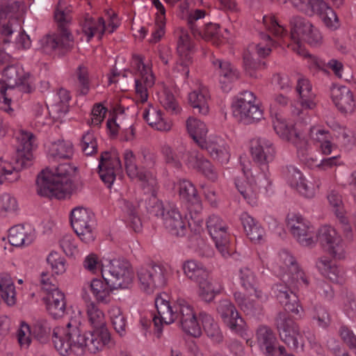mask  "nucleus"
Returning <instances> with one entry per match:
<instances>
[{"instance_id":"obj_1","label":"nucleus","mask_w":356,"mask_h":356,"mask_svg":"<svg viewBox=\"0 0 356 356\" xmlns=\"http://www.w3.org/2000/svg\"><path fill=\"white\" fill-rule=\"evenodd\" d=\"M87 321L92 330L84 332L80 321L71 319L65 326L53 330L52 343L62 356L83 355L86 352L97 353L108 346L111 341L106 327L104 312L96 302L88 301L86 305Z\"/></svg>"},{"instance_id":"obj_2","label":"nucleus","mask_w":356,"mask_h":356,"mask_svg":"<svg viewBox=\"0 0 356 356\" xmlns=\"http://www.w3.org/2000/svg\"><path fill=\"white\" fill-rule=\"evenodd\" d=\"M291 35L289 38L285 29L279 24L275 16L269 14L263 17L264 26L277 38L280 44H286L298 55L306 54V49L301 42H305L312 47H318L323 42L319 29L309 20L295 17L291 20Z\"/></svg>"},{"instance_id":"obj_3","label":"nucleus","mask_w":356,"mask_h":356,"mask_svg":"<svg viewBox=\"0 0 356 356\" xmlns=\"http://www.w3.org/2000/svg\"><path fill=\"white\" fill-rule=\"evenodd\" d=\"M155 306L158 316L153 319L159 332L160 325H169L179 320L184 332L198 337L202 334V328L195 316L193 308L185 300L178 299L172 305L166 293H162L155 298Z\"/></svg>"},{"instance_id":"obj_4","label":"nucleus","mask_w":356,"mask_h":356,"mask_svg":"<svg viewBox=\"0 0 356 356\" xmlns=\"http://www.w3.org/2000/svg\"><path fill=\"white\" fill-rule=\"evenodd\" d=\"M1 73L4 80L0 81V110L13 116L22 93L32 90L29 82V75L22 65L12 63Z\"/></svg>"},{"instance_id":"obj_5","label":"nucleus","mask_w":356,"mask_h":356,"mask_svg":"<svg viewBox=\"0 0 356 356\" xmlns=\"http://www.w3.org/2000/svg\"><path fill=\"white\" fill-rule=\"evenodd\" d=\"M75 170L76 168L69 163L42 170L37 179L38 194L58 199L70 197L77 189L73 181Z\"/></svg>"},{"instance_id":"obj_6","label":"nucleus","mask_w":356,"mask_h":356,"mask_svg":"<svg viewBox=\"0 0 356 356\" xmlns=\"http://www.w3.org/2000/svg\"><path fill=\"white\" fill-rule=\"evenodd\" d=\"M16 138L17 155L15 163L0 158V185L17 181L20 177V170L31 166L34 160L33 151L36 145L33 135L29 131L20 130Z\"/></svg>"},{"instance_id":"obj_7","label":"nucleus","mask_w":356,"mask_h":356,"mask_svg":"<svg viewBox=\"0 0 356 356\" xmlns=\"http://www.w3.org/2000/svg\"><path fill=\"white\" fill-rule=\"evenodd\" d=\"M270 184L269 172L266 165L264 166L261 172L257 168L250 169L243 166L242 177L235 180L238 191L251 205H254L257 203L259 193L262 191H266Z\"/></svg>"},{"instance_id":"obj_8","label":"nucleus","mask_w":356,"mask_h":356,"mask_svg":"<svg viewBox=\"0 0 356 356\" xmlns=\"http://www.w3.org/2000/svg\"><path fill=\"white\" fill-rule=\"evenodd\" d=\"M130 70L135 76L136 102L145 103L148 99V89L152 88L155 82L150 63L144 61L140 56H134L131 61Z\"/></svg>"},{"instance_id":"obj_9","label":"nucleus","mask_w":356,"mask_h":356,"mask_svg":"<svg viewBox=\"0 0 356 356\" xmlns=\"http://www.w3.org/2000/svg\"><path fill=\"white\" fill-rule=\"evenodd\" d=\"M232 112L235 119L250 124L263 118V111L256 102V97L250 91L241 93L232 104Z\"/></svg>"},{"instance_id":"obj_10","label":"nucleus","mask_w":356,"mask_h":356,"mask_svg":"<svg viewBox=\"0 0 356 356\" xmlns=\"http://www.w3.org/2000/svg\"><path fill=\"white\" fill-rule=\"evenodd\" d=\"M70 221L75 233L83 243H90L95 241L96 221L90 210L81 207L74 208L70 213Z\"/></svg>"},{"instance_id":"obj_11","label":"nucleus","mask_w":356,"mask_h":356,"mask_svg":"<svg viewBox=\"0 0 356 356\" xmlns=\"http://www.w3.org/2000/svg\"><path fill=\"white\" fill-rule=\"evenodd\" d=\"M276 325L281 339L293 350L302 351L305 338L298 325L285 312L276 318Z\"/></svg>"},{"instance_id":"obj_12","label":"nucleus","mask_w":356,"mask_h":356,"mask_svg":"<svg viewBox=\"0 0 356 356\" xmlns=\"http://www.w3.org/2000/svg\"><path fill=\"white\" fill-rule=\"evenodd\" d=\"M286 224L297 242L305 247L316 244V229L301 215L291 213L287 216Z\"/></svg>"},{"instance_id":"obj_13","label":"nucleus","mask_w":356,"mask_h":356,"mask_svg":"<svg viewBox=\"0 0 356 356\" xmlns=\"http://www.w3.org/2000/svg\"><path fill=\"white\" fill-rule=\"evenodd\" d=\"M296 90L299 99L298 103L293 106L291 112L300 120L307 122L310 118L309 111H313L317 104L316 95L312 91L309 81L303 77L298 80Z\"/></svg>"},{"instance_id":"obj_14","label":"nucleus","mask_w":356,"mask_h":356,"mask_svg":"<svg viewBox=\"0 0 356 356\" xmlns=\"http://www.w3.org/2000/svg\"><path fill=\"white\" fill-rule=\"evenodd\" d=\"M155 201L154 205L152 207L150 212L156 216H161L163 224L168 231L174 235L180 236L186 233L190 223L175 207H171L165 212L163 203L158 200Z\"/></svg>"},{"instance_id":"obj_15","label":"nucleus","mask_w":356,"mask_h":356,"mask_svg":"<svg viewBox=\"0 0 356 356\" xmlns=\"http://www.w3.org/2000/svg\"><path fill=\"white\" fill-rule=\"evenodd\" d=\"M124 165L127 175L130 179L139 182L145 193L154 194L157 186V181L151 171L139 169L136 164L134 153L126 149L124 152Z\"/></svg>"},{"instance_id":"obj_16","label":"nucleus","mask_w":356,"mask_h":356,"mask_svg":"<svg viewBox=\"0 0 356 356\" xmlns=\"http://www.w3.org/2000/svg\"><path fill=\"white\" fill-rule=\"evenodd\" d=\"M285 177L288 185L306 198H313L318 190V180L314 178L307 179L296 166L287 167Z\"/></svg>"},{"instance_id":"obj_17","label":"nucleus","mask_w":356,"mask_h":356,"mask_svg":"<svg viewBox=\"0 0 356 356\" xmlns=\"http://www.w3.org/2000/svg\"><path fill=\"white\" fill-rule=\"evenodd\" d=\"M327 249L337 259L346 257L345 244L337 231L330 225H323L316 229V243Z\"/></svg>"},{"instance_id":"obj_18","label":"nucleus","mask_w":356,"mask_h":356,"mask_svg":"<svg viewBox=\"0 0 356 356\" xmlns=\"http://www.w3.org/2000/svg\"><path fill=\"white\" fill-rule=\"evenodd\" d=\"M24 6L17 2L2 0L0 2V34L9 36L18 26V19L24 13Z\"/></svg>"},{"instance_id":"obj_19","label":"nucleus","mask_w":356,"mask_h":356,"mask_svg":"<svg viewBox=\"0 0 356 356\" xmlns=\"http://www.w3.org/2000/svg\"><path fill=\"white\" fill-rule=\"evenodd\" d=\"M216 310L223 323L232 332L241 336L245 334L246 323L231 301L226 299L220 300Z\"/></svg>"},{"instance_id":"obj_20","label":"nucleus","mask_w":356,"mask_h":356,"mask_svg":"<svg viewBox=\"0 0 356 356\" xmlns=\"http://www.w3.org/2000/svg\"><path fill=\"white\" fill-rule=\"evenodd\" d=\"M98 166L99 176L108 188L112 186L116 177L122 176V164L115 151L102 153Z\"/></svg>"},{"instance_id":"obj_21","label":"nucleus","mask_w":356,"mask_h":356,"mask_svg":"<svg viewBox=\"0 0 356 356\" xmlns=\"http://www.w3.org/2000/svg\"><path fill=\"white\" fill-rule=\"evenodd\" d=\"M272 124L276 134L281 139L293 144L297 149L305 143V137L281 114L272 115Z\"/></svg>"},{"instance_id":"obj_22","label":"nucleus","mask_w":356,"mask_h":356,"mask_svg":"<svg viewBox=\"0 0 356 356\" xmlns=\"http://www.w3.org/2000/svg\"><path fill=\"white\" fill-rule=\"evenodd\" d=\"M108 17L109 21L107 25L101 17L96 19L91 17L86 19L82 30L87 42L94 36L100 39L105 31L113 33L115 31L120 24V20L115 13H109Z\"/></svg>"},{"instance_id":"obj_23","label":"nucleus","mask_w":356,"mask_h":356,"mask_svg":"<svg viewBox=\"0 0 356 356\" xmlns=\"http://www.w3.org/2000/svg\"><path fill=\"white\" fill-rule=\"evenodd\" d=\"M207 229L213 240L216 248L226 257L229 254V245L225 226L221 219L211 216L207 220Z\"/></svg>"},{"instance_id":"obj_24","label":"nucleus","mask_w":356,"mask_h":356,"mask_svg":"<svg viewBox=\"0 0 356 356\" xmlns=\"http://www.w3.org/2000/svg\"><path fill=\"white\" fill-rule=\"evenodd\" d=\"M257 343L260 350L267 356H282L285 348L277 345V338L270 328L260 326L257 331Z\"/></svg>"},{"instance_id":"obj_25","label":"nucleus","mask_w":356,"mask_h":356,"mask_svg":"<svg viewBox=\"0 0 356 356\" xmlns=\"http://www.w3.org/2000/svg\"><path fill=\"white\" fill-rule=\"evenodd\" d=\"M177 51L180 58V63H177L176 70L183 74H188V63L191 60V55L193 51V44L186 29H179L177 32Z\"/></svg>"},{"instance_id":"obj_26","label":"nucleus","mask_w":356,"mask_h":356,"mask_svg":"<svg viewBox=\"0 0 356 356\" xmlns=\"http://www.w3.org/2000/svg\"><path fill=\"white\" fill-rule=\"evenodd\" d=\"M250 152L254 161L259 163L261 167H254L259 172L264 165L268 166L267 163L270 161L275 154V149L273 143L266 138H254L250 142Z\"/></svg>"},{"instance_id":"obj_27","label":"nucleus","mask_w":356,"mask_h":356,"mask_svg":"<svg viewBox=\"0 0 356 356\" xmlns=\"http://www.w3.org/2000/svg\"><path fill=\"white\" fill-rule=\"evenodd\" d=\"M200 147L205 149L213 160L221 164H226L229 161L230 150L229 145L220 136H209L205 145Z\"/></svg>"},{"instance_id":"obj_28","label":"nucleus","mask_w":356,"mask_h":356,"mask_svg":"<svg viewBox=\"0 0 356 356\" xmlns=\"http://www.w3.org/2000/svg\"><path fill=\"white\" fill-rule=\"evenodd\" d=\"M104 282L113 289L127 288L133 280L130 268H100Z\"/></svg>"},{"instance_id":"obj_29","label":"nucleus","mask_w":356,"mask_h":356,"mask_svg":"<svg viewBox=\"0 0 356 356\" xmlns=\"http://www.w3.org/2000/svg\"><path fill=\"white\" fill-rule=\"evenodd\" d=\"M181 159L189 168L202 172L207 179L215 181L218 176L211 162L197 151L188 152Z\"/></svg>"},{"instance_id":"obj_30","label":"nucleus","mask_w":356,"mask_h":356,"mask_svg":"<svg viewBox=\"0 0 356 356\" xmlns=\"http://www.w3.org/2000/svg\"><path fill=\"white\" fill-rule=\"evenodd\" d=\"M138 277L143 289L148 293L166 282L164 268H139Z\"/></svg>"},{"instance_id":"obj_31","label":"nucleus","mask_w":356,"mask_h":356,"mask_svg":"<svg viewBox=\"0 0 356 356\" xmlns=\"http://www.w3.org/2000/svg\"><path fill=\"white\" fill-rule=\"evenodd\" d=\"M173 190L177 193L180 199L191 207V209L198 212L202 209V202L193 184L185 179H179L174 184Z\"/></svg>"},{"instance_id":"obj_32","label":"nucleus","mask_w":356,"mask_h":356,"mask_svg":"<svg viewBox=\"0 0 356 356\" xmlns=\"http://www.w3.org/2000/svg\"><path fill=\"white\" fill-rule=\"evenodd\" d=\"M213 66L218 69V81L221 88L228 92L231 90L232 83L239 78V72L227 60L212 59Z\"/></svg>"},{"instance_id":"obj_33","label":"nucleus","mask_w":356,"mask_h":356,"mask_svg":"<svg viewBox=\"0 0 356 356\" xmlns=\"http://www.w3.org/2000/svg\"><path fill=\"white\" fill-rule=\"evenodd\" d=\"M83 267H127L129 262L120 257L112 254L100 256L95 252H90L83 259Z\"/></svg>"},{"instance_id":"obj_34","label":"nucleus","mask_w":356,"mask_h":356,"mask_svg":"<svg viewBox=\"0 0 356 356\" xmlns=\"http://www.w3.org/2000/svg\"><path fill=\"white\" fill-rule=\"evenodd\" d=\"M36 238L35 228L29 224L17 225L9 229L8 240L14 246H27L31 244Z\"/></svg>"},{"instance_id":"obj_35","label":"nucleus","mask_w":356,"mask_h":356,"mask_svg":"<svg viewBox=\"0 0 356 356\" xmlns=\"http://www.w3.org/2000/svg\"><path fill=\"white\" fill-rule=\"evenodd\" d=\"M331 96L334 105L341 112L350 113L354 111L355 104L353 93L346 86H333Z\"/></svg>"},{"instance_id":"obj_36","label":"nucleus","mask_w":356,"mask_h":356,"mask_svg":"<svg viewBox=\"0 0 356 356\" xmlns=\"http://www.w3.org/2000/svg\"><path fill=\"white\" fill-rule=\"evenodd\" d=\"M274 291L277 300L284 306L286 311L295 314H300L302 311V307L298 303L297 296L286 285L277 284Z\"/></svg>"},{"instance_id":"obj_37","label":"nucleus","mask_w":356,"mask_h":356,"mask_svg":"<svg viewBox=\"0 0 356 356\" xmlns=\"http://www.w3.org/2000/svg\"><path fill=\"white\" fill-rule=\"evenodd\" d=\"M143 119L153 129L161 131H168L171 129L172 122L164 118L160 110L149 105L143 108Z\"/></svg>"},{"instance_id":"obj_38","label":"nucleus","mask_w":356,"mask_h":356,"mask_svg":"<svg viewBox=\"0 0 356 356\" xmlns=\"http://www.w3.org/2000/svg\"><path fill=\"white\" fill-rule=\"evenodd\" d=\"M308 137L314 142L319 143V148L323 154H330L335 148V145L330 140V133L320 124H314L310 127Z\"/></svg>"},{"instance_id":"obj_39","label":"nucleus","mask_w":356,"mask_h":356,"mask_svg":"<svg viewBox=\"0 0 356 356\" xmlns=\"http://www.w3.org/2000/svg\"><path fill=\"white\" fill-rule=\"evenodd\" d=\"M188 103L197 112L205 115L209 112V95L207 88L200 84L188 94Z\"/></svg>"},{"instance_id":"obj_40","label":"nucleus","mask_w":356,"mask_h":356,"mask_svg":"<svg viewBox=\"0 0 356 356\" xmlns=\"http://www.w3.org/2000/svg\"><path fill=\"white\" fill-rule=\"evenodd\" d=\"M47 156L51 161L70 159L73 155V145L70 141L57 140L47 147Z\"/></svg>"},{"instance_id":"obj_41","label":"nucleus","mask_w":356,"mask_h":356,"mask_svg":"<svg viewBox=\"0 0 356 356\" xmlns=\"http://www.w3.org/2000/svg\"><path fill=\"white\" fill-rule=\"evenodd\" d=\"M47 310L54 318L62 317L65 312L64 294L58 289L47 293L44 298Z\"/></svg>"},{"instance_id":"obj_42","label":"nucleus","mask_w":356,"mask_h":356,"mask_svg":"<svg viewBox=\"0 0 356 356\" xmlns=\"http://www.w3.org/2000/svg\"><path fill=\"white\" fill-rule=\"evenodd\" d=\"M327 199L333 212L335 213L337 218L342 226V229L345 234L347 237H348V234L352 236V228L349 224L348 220L346 217V213L340 195L337 193L332 192L329 194Z\"/></svg>"},{"instance_id":"obj_43","label":"nucleus","mask_w":356,"mask_h":356,"mask_svg":"<svg viewBox=\"0 0 356 356\" xmlns=\"http://www.w3.org/2000/svg\"><path fill=\"white\" fill-rule=\"evenodd\" d=\"M186 129L190 136L199 147L205 145L208 140V128L204 122L196 118L191 117L186 121Z\"/></svg>"},{"instance_id":"obj_44","label":"nucleus","mask_w":356,"mask_h":356,"mask_svg":"<svg viewBox=\"0 0 356 356\" xmlns=\"http://www.w3.org/2000/svg\"><path fill=\"white\" fill-rule=\"evenodd\" d=\"M156 96L162 106L171 114H177L181 111L178 104L172 92L163 83L157 86Z\"/></svg>"},{"instance_id":"obj_45","label":"nucleus","mask_w":356,"mask_h":356,"mask_svg":"<svg viewBox=\"0 0 356 356\" xmlns=\"http://www.w3.org/2000/svg\"><path fill=\"white\" fill-rule=\"evenodd\" d=\"M241 220L248 238L255 243H260L265 236L264 229L261 226L246 213L241 215Z\"/></svg>"},{"instance_id":"obj_46","label":"nucleus","mask_w":356,"mask_h":356,"mask_svg":"<svg viewBox=\"0 0 356 356\" xmlns=\"http://www.w3.org/2000/svg\"><path fill=\"white\" fill-rule=\"evenodd\" d=\"M151 2L156 9V13L155 16V30L152 32L150 42L156 43L165 34V8L159 0H151Z\"/></svg>"},{"instance_id":"obj_47","label":"nucleus","mask_w":356,"mask_h":356,"mask_svg":"<svg viewBox=\"0 0 356 356\" xmlns=\"http://www.w3.org/2000/svg\"><path fill=\"white\" fill-rule=\"evenodd\" d=\"M55 99V103L49 108V114L54 120H59L68 111L67 103L70 99L69 92L65 89H60Z\"/></svg>"},{"instance_id":"obj_48","label":"nucleus","mask_w":356,"mask_h":356,"mask_svg":"<svg viewBox=\"0 0 356 356\" xmlns=\"http://www.w3.org/2000/svg\"><path fill=\"white\" fill-rule=\"evenodd\" d=\"M90 291L98 303L108 304L111 301V291L113 290L106 282L93 279L90 284Z\"/></svg>"},{"instance_id":"obj_49","label":"nucleus","mask_w":356,"mask_h":356,"mask_svg":"<svg viewBox=\"0 0 356 356\" xmlns=\"http://www.w3.org/2000/svg\"><path fill=\"white\" fill-rule=\"evenodd\" d=\"M199 318L207 335L212 341L220 342L222 339V335L218 324L214 321L213 318L209 314L202 312L199 314Z\"/></svg>"},{"instance_id":"obj_50","label":"nucleus","mask_w":356,"mask_h":356,"mask_svg":"<svg viewBox=\"0 0 356 356\" xmlns=\"http://www.w3.org/2000/svg\"><path fill=\"white\" fill-rule=\"evenodd\" d=\"M19 210V205L16 197L10 193L0 195V214L5 217L15 216Z\"/></svg>"},{"instance_id":"obj_51","label":"nucleus","mask_w":356,"mask_h":356,"mask_svg":"<svg viewBox=\"0 0 356 356\" xmlns=\"http://www.w3.org/2000/svg\"><path fill=\"white\" fill-rule=\"evenodd\" d=\"M219 27L216 24L208 23L201 29L192 27L194 35H200L202 39L218 45L221 42V36L219 33Z\"/></svg>"},{"instance_id":"obj_52","label":"nucleus","mask_w":356,"mask_h":356,"mask_svg":"<svg viewBox=\"0 0 356 356\" xmlns=\"http://www.w3.org/2000/svg\"><path fill=\"white\" fill-rule=\"evenodd\" d=\"M119 207L124 213L125 220L127 223L135 232H139L141 223L139 218L136 216V206L132 202L122 198L119 200Z\"/></svg>"},{"instance_id":"obj_53","label":"nucleus","mask_w":356,"mask_h":356,"mask_svg":"<svg viewBox=\"0 0 356 356\" xmlns=\"http://www.w3.org/2000/svg\"><path fill=\"white\" fill-rule=\"evenodd\" d=\"M108 314L115 332L120 336L126 334L127 318L121 309L112 305L108 310Z\"/></svg>"},{"instance_id":"obj_54","label":"nucleus","mask_w":356,"mask_h":356,"mask_svg":"<svg viewBox=\"0 0 356 356\" xmlns=\"http://www.w3.org/2000/svg\"><path fill=\"white\" fill-rule=\"evenodd\" d=\"M234 297L238 306L247 315L256 316L261 313L262 306L260 302L245 298L241 292H235Z\"/></svg>"},{"instance_id":"obj_55","label":"nucleus","mask_w":356,"mask_h":356,"mask_svg":"<svg viewBox=\"0 0 356 356\" xmlns=\"http://www.w3.org/2000/svg\"><path fill=\"white\" fill-rule=\"evenodd\" d=\"M200 296L206 302L213 300L217 293L222 290V286L218 283H213L205 277L199 281Z\"/></svg>"},{"instance_id":"obj_56","label":"nucleus","mask_w":356,"mask_h":356,"mask_svg":"<svg viewBox=\"0 0 356 356\" xmlns=\"http://www.w3.org/2000/svg\"><path fill=\"white\" fill-rule=\"evenodd\" d=\"M54 268H44L40 273V282L42 289L46 293L58 289L56 284L54 273L58 275L64 273V269L60 268V271L54 272Z\"/></svg>"},{"instance_id":"obj_57","label":"nucleus","mask_w":356,"mask_h":356,"mask_svg":"<svg viewBox=\"0 0 356 356\" xmlns=\"http://www.w3.org/2000/svg\"><path fill=\"white\" fill-rule=\"evenodd\" d=\"M191 6V3L189 0H184L179 5V11L182 18H186L188 23L192 27H194L193 24L198 20L204 18L206 16V12L204 10L196 9L191 12H189V8Z\"/></svg>"},{"instance_id":"obj_58","label":"nucleus","mask_w":356,"mask_h":356,"mask_svg":"<svg viewBox=\"0 0 356 356\" xmlns=\"http://www.w3.org/2000/svg\"><path fill=\"white\" fill-rule=\"evenodd\" d=\"M243 61L246 74L250 77L259 78L260 74L258 73V71L263 68L264 63L256 62L249 53H245Z\"/></svg>"},{"instance_id":"obj_59","label":"nucleus","mask_w":356,"mask_h":356,"mask_svg":"<svg viewBox=\"0 0 356 356\" xmlns=\"http://www.w3.org/2000/svg\"><path fill=\"white\" fill-rule=\"evenodd\" d=\"M32 334L30 326L25 322H22L17 332L18 343L22 348H27L30 346Z\"/></svg>"},{"instance_id":"obj_60","label":"nucleus","mask_w":356,"mask_h":356,"mask_svg":"<svg viewBox=\"0 0 356 356\" xmlns=\"http://www.w3.org/2000/svg\"><path fill=\"white\" fill-rule=\"evenodd\" d=\"M329 8L323 0H308L304 13L308 15H317L321 17Z\"/></svg>"},{"instance_id":"obj_61","label":"nucleus","mask_w":356,"mask_h":356,"mask_svg":"<svg viewBox=\"0 0 356 356\" xmlns=\"http://www.w3.org/2000/svg\"><path fill=\"white\" fill-rule=\"evenodd\" d=\"M81 147L83 152L87 156L97 152V144L92 133L88 131L82 136Z\"/></svg>"},{"instance_id":"obj_62","label":"nucleus","mask_w":356,"mask_h":356,"mask_svg":"<svg viewBox=\"0 0 356 356\" xmlns=\"http://www.w3.org/2000/svg\"><path fill=\"white\" fill-rule=\"evenodd\" d=\"M60 246L67 256L74 257L79 252L77 242L72 236H63L60 241Z\"/></svg>"},{"instance_id":"obj_63","label":"nucleus","mask_w":356,"mask_h":356,"mask_svg":"<svg viewBox=\"0 0 356 356\" xmlns=\"http://www.w3.org/2000/svg\"><path fill=\"white\" fill-rule=\"evenodd\" d=\"M45 263L50 267H63L67 265L65 256L57 250H51L45 258Z\"/></svg>"},{"instance_id":"obj_64","label":"nucleus","mask_w":356,"mask_h":356,"mask_svg":"<svg viewBox=\"0 0 356 356\" xmlns=\"http://www.w3.org/2000/svg\"><path fill=\"white\" fill-rule=\"evenodd\" d=\"M57 47H59V42L54 35H46L39 40V49L44 53L50 54Z\"/></svg>"}]
</instances>
